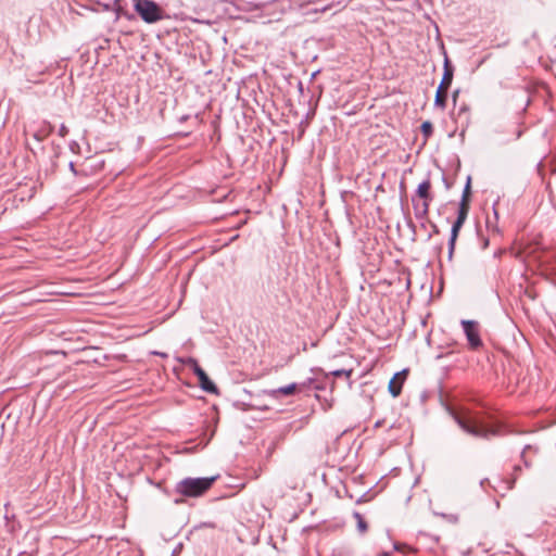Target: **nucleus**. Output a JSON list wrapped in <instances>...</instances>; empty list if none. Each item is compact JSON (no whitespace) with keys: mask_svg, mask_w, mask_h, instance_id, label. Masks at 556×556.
Listing matches in <instances>:
<instances>
[{"mask_svg":"<svg viewBox=\"0 0 556 556\" xmlns=\"http://www.w3.org/2000/svg\"><path fill=\"white\" fill-rule=\"evenodd\" d=\"M433 233H439V228L435 224H432Z\"/></svg>","mask_w":556,"mask_h":556,"instance_id":"nucleus-21","label":"nucleus"},{"mask_svg":"<svg viewBox=\"0 0 556 556\" xmlns=\"http://www.w3.org/2000/svg\"><path fill=\"white\" fill-rule=\"evenodd\" d=\"M514 470H515V472H519L521 470V468H520V466H515Z\"/></svg>","mask_w":556,"mask_h":556,"instance_id":"nucleus-22","label":"nucleus"},{"mask_svg":"<svg viewBox=\"0 0 556 556\" xmlns=\"http://www.w3.org/2000/svg\"><path fill=\"white\" fill-rule=\"evenodd\" d=\"M462 326L469 346L472 350H477L482 346V341L479 334V324L475 320H462Z\"/></svg>","mask_w":556,"mask_h":556,"instance_id":"nucleus-7","label":"nucleus"},{"mask_svg":"<svg viewBox=\"0 0 556 556\" xmlns=\"http://www.w3.org/2000/svg\"><path fill=\"white\" fill-rule=\"evenodd\" d=\"M459 94V90H455L452 94V98H453V102L456 103V100H457V97Z\"/></svg>","mask_w":556,"mask_h":556,"instance_id":"nucleus-19","label":"nucleus"},{"mask_svg":"<svg viewBox=\"0 0 556 556\" xmlns=\"http://www.w3.org/2000/svg\"><path fill=\"white\" fill-rule=\"evenodd\" d=\"M395 549H400V546L397 544L394 545Z\"/></svg>","mask_w":556,"mask_h":556,"instance_id":"nucleus-25","label":"nucleus"},{"mask_svg":"<svg viewBox=\"0 0 556 556\" xmlns=\"http://www.w3.org/2000/svg\"><path fill=\"white\" fill-rule=\"evenodd\" d=\"M470 200H471V178H467V182L465 185L462 199L458 205V208H464L466 211H469L470 208Z\"/></svg>","mask_w":556,"mask_h":556,"instance_id":"nucleus-11","label":"nucleus"},{"mask_svg":"<svg viewBox=\"0 0 556 556\" xmlns=\"http://www.w3.org/2000/svg\"><path fill=\"white\" fill-rule=\"evenodd\" d=\"M407 370L396 372L390 380L388 390L393 397H397L401 394Z\"/></svg>","mask_w":556,"mask_h":556,"instance_id":"nucleus-10","label":"nucleus"},{"mask_svg":"<svg viewBox=\"0 0 556 556\" xmlns=\"http://www.w3.org/2000/svg\"><path fill=\"white\" fill-rule=\"evenodd\" d=\"M450 414L465 432L476 438L489 439L498 433L496 428L483 425V422L468 409H462L459 412L450 409Z\"/></svg>","mask_w":556,"mask_h":556,"instance_id":"nucleus-1","label":"nucleus"},{"mask_svg":"<svg viewBox=\"0 0 556 556\" xmlns=\"http://www.w3.org/2000/svg\"><path fill=\"white\" fill-rule=\"evenodd\" d=\"M516 481V477H514L511 480H501V483L504 484L503 489L504 491H510L514 488Z\"/></svg>","mask_w":556,"mask_h":556,"instance_id":"nucleus-16","label":"nucleus"},{"mask_svg":"<svg viewBox=\"0 0 556 556\" xmlns=\"http://www.w3.org/2000/svg\"><path fill=\"white\" fill-rule=\"evenodd\" d=\"M51 131H52V126L45 125L34 134V138L38 141H42L50 135Z\"/></svg>","mask_w":556,"mask_h":556,"instance_id":"nucleus-13","label":"nucleus"},{"mask_svg":"<svg viewBox=\"0 0 556 556\" xmlns=\"http://www.w3.org/2000/svg\"><path fill=\"white\" fill-rule=\"evenodd\" d=\"M468 111L467 106L464 105L459 109V112H458V115H460L462 113H466Z\"/></svg>","mask_w":556,"mask_h":556,"instance_id":"nucleus-20","label":"nucleus"},{"mask_svg":"<svg viewBox=\"0 0 556 556\" xmlns=\"http://www.w3.org/2000/svg\"><path fill=\"white\" fill-rule=\"evenodd\" d=\"M468 213H469V211H466L464 208L463 210L458 208V211H457V217H456L455 222L452 225L451 238L448 240V258L450 260L453 256L457 237L459 235V231H460L463 225L465 224V222H466V219L468 217Z\"/></svg>","mask_w":556,"mask_h":556,"instance_id":"nucleus-6","label":"nucleus"},{"mask_svg":"<svg viewBox=\"0 0 556 556\" xmlns=\"http://www.w3.org/2000/svg\"><path fill=\"white\" fill-rule=\"evenodd\" d=\"M136 13L148 24L156 23L164 18L163 9L152 0H132Z\"/></svg>","mask_w":556,"mask_h":556,"instance_id":"nucleus-3","label":"nucleus"},{"mask_svg":"<svg viewBox=\"0 0 556 556\" xmlns=\"http://www.w3.org/2000/svg\"><path fill=\"white\" fill-rule=\"evenodd\" d=\"M67 134H68V128L64 124H62L61 127L59 128V135L61 137H65Z\"/></svg>","mask_w":556,"mask_h":556,"instance_id":"nucleus-17","label":"nucleus"},{"mask_svg":"<svg viewBox=\"0 0 556 556\" xmlns=\"http://www.w3.org/2000/svg\"><path fill=\"white\" fill-rule=\"evenodd\" d=\"M420 130L426 139H428L433 134V126L432 123L429 121H426L421 124Z\"/></svg>","mask_w":556,"mask_h":556,"instance_id":"nucleus-14","label":"nucleus"},{"mask_svg":"<svg viewBox=\"0 0 556 556\" xmlns=\"http://www.w3.org/2000/svg\"><path fill=\"white\" fill-rule=\"evenodd\" d=\"M312 380L309 379L308 382L303 383H290L286 387H280L275 390L268 391L269 396L273 399H279L280 395L289 396L294 394L296 391H302L308 383H311Z\"/></svg>","mask_w":556,"mask_h":556,"instance_id":"nucleus-9","label":"nucleus"},{"mask_svg":"<svg viewBox=\"0 0 556 556\" xmlns=\"http://www.w3.org/2000/svg\"><path fill=\"white\" fill-rule=\"evenodd\" d=\"M352 372H353V370H352V369H350V370H346V369H338V370H333V371L331 372V375H332V376H334V377H343V376H344L346 379H350V378H351V376H352Z\"/></svg>","mask_w":556,"mask_h":556,"instance_id":"nucleus-15","label":"nucleus"},{"mask_svg":"<svg viewBox=\"0 0 556 556\" xmlns=\"http://www.w3.org/2000/svg\"><path fill=\"white\" fill-rule=\"evenodd\" d=\"M216 477L207 478H185L176 483L175 493L180 495L179 498H175L176 504L185 502L184 497H199L206 493L213 485Z\"/></svg>","mask_w":556,"mask_h":556,"instance_id":"nucleus-2","label":"nucleus"},{"mask_svg":"<svg viewBox=\"0 0 556 556\" xmlns=\"http://www.w3.org/2000/svg\"><path fill=\"white\" fill-rule=\"evenodd\" d=\"M70 167H71L72 172H74V173H75V167H74V164H73V163H70Z\"/></svg>","mask_w":556,"mask_h":556,"instance_id":"nucleus-23","label":"nucleus"},{"mask_svg":"<svg viewBox=\"0 0 556 556\" xmlns=\"http://www.w3.org/2000/svg\"><path fill=\"white\" fill-rule=\"evenodd\" d=\"M454 67L451 64L448 58L445 55L443 65V76L434 97V105L441 108L442 110H444L446 106L447 90L452 85Z\"/></svg>","mask_w":556,"mask_h":556,"instance_id":"nucleus-4","label":"nucleus"},{"mask_svg":"<svg viewBox=\"0 0 556 556\" xmlns=\"http://www.w3.org/2000/svg\"><path fill=\"white\" fill-rule=\"evenodd\" d=\"M443 180H444V182H445V185H446V188H450L451 186H450V184L447 182V180H446L445 178H443Z\"/></svg>","mask_w":556,"mask_h":556,"instance_id":"nucleus-24","label":"nucleus"},{"mask_svg":"<svg viewBox=\"0 0 556 556\" xmlns=\"http://www.w3.org/2000/svg\"><path fill=\"white\" fill-rule=\"evenodd\" d=\"M529 448H530V445L525 446V448H523V451H522V453H521V457H522V459H523V463H525V466H526V467H529V466H530V464L528 463V460L525 458L526 451H527V450H529Z\"/></svg>","mask_w":556,"mask_h":556,"instance_id":"nucleus-18","label":"nucleus"},{"mask_svg":"<svg viewBox=\"0 0 556 556\" xmlns=\"http://www.w3.org/2000/svg\"><path fill=\"white\" fill-rule=\"evenodd\" d=\"M430 189H431V182L429 179L419 184V186L417 188V191H416L417 195L424 200V202L420 205L414 204L415 216L418 219H422L428 216L429 205L433 199L432 194L430 193Z\"/></svg>","mask_w":556,"mask_h":556,"instance_id":"nucleus-5","label":"nucleus"},{"mask_svg":"<svg viewBox=\"0 0 556 556\" xmlns=\"http://www.w3.org/2000/svg\"><path fill=\"white\" fill-rule=\"evenodd\" d=\"M193 363V372L198 377L202 390L208 393H217V388L214 382L208 378L204 369H202L195 361Z\"/></svg>","mask_w":556,"mask_h":556,"instance_id":"nucleus-8","label":"nucleus"},{"mask_svg":"<svg viewBox=\"0 0 556 556\" xmlns=\"http://www.w3.org/2000/svg\"><path fill=\"white\" fill-rule=\"evenodd\" d=\"M353 517L354 519L356 520L357 522V530L361 534H364L367 532L368 530V525L367 522L365 521V519L363 518L362 514L358 513V511H354L353 513Z\"/></svg>","mask_w":556,"mask_h":556,"instance_id":"nucleus-12","label":"nucleus"}]
</instances>
